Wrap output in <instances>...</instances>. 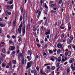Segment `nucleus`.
<instances>
[{
  "instance_id": "nucleus-1",
  "label": "nucleus",
  "mask_w": 75,
  "mask_h": 75,
  "mask_svg": "<svg viewBox=\"0 0 75 75\" xmlns=\"http://www.w3.org/2000/svg\"><path fill=\"white\" fill-rule=\"evenodd\" d=\"M33 62L32 61L28 62L27 64V65L26 67V70H27V69H29L31 67V66L33 65Z\"/></svg>"
},
{
  "instance_id": "nucleus-2",
  "label": "nucleus",
  "mask_w": 75,
  "mask_h": 75,
  "mask_svg": "<svg viewBox=\"0 0 75 75\" xmlns=\"http://www.w3.org/2000/svg\"><path fill=\"white\" fill-rule=\"evenodd\" d=\"M51 7H53V9H54V10H57V6L56 4H52L51 5Z\"/></svg>"
},
{
  "instance_id": "nucleus-3",
  "label": "nucleus",
  "mask_w": 75,
  "mask_h": 75,
  "mask_svg": "<svg viewBox=\"0 0 75 75\" xmlns=\"http://www.w3.org/2000/svg\"><path fill=\"white\" fill-rule=\"evenodd\" d=\"M51 60L52 61V62H54L55 61V59H57V58L54 56H51L50 57Z\"/></svg>"
},
{
  "instance_id": "nucleus-4",
  "label": "nucleus",
  "mask_w": 75,
  "mask_h": 75,
  "mask_svg": "<svg viewBox=\"0 0 75 75\" xmlns=\"http://www.w3.org/2000/svg\"><path fill=\"white\" fill-rule=\"evenodd\" d=\"M45 34L46 35H50V33H51V32H50V29H47L45 31Z\"/></svg>"
},
{
  "instance_id": "nucleus-5",
  "label": "nucleus",
  "mask_w": 75,
  "mask_h": 75,
  "mask_svg": "<svg viewBox=\"0 0 75 75\" xmlns=\"http://www.w3.org/2000/svg\"><path fill=\"white\" fill-rule=\"evenodd\" d=\"M15 49H16L15 47L10 46L9 47V50L10 51H13Z\"/></svg>"
},
{
  "instance_id": "nucleus-6",
  "label": "nucleus",
  "mask_w": 75,
  "mask_h": 75,
  "mask_svg": "<svg viewBox=\"0 0 75 75\" xmlns=\"http://www.w3.org/2000/svg\"><path fill=\"white\" fill-rule=\"evenodd\" d=\"M22 64L23 65H25V64H27V60L26 59H22Z\"/></svg>"
},
{
  "instance_id": "nucleus-7",
  "label": "nucleus",
  "mask_w": 75,
  "mask_h": 75,
  "mask_svg": "<svg viewBox=\"0 0 75 75\" xmlns=\"http://www.w3.org/2000/svg\"><path fill=\"white\" fill-rule=\"evenodd\" d=\"M57 47L58 48H61L62 47V45L61 44H59L57 45Z\"/></svg>"
},
{
  "instance_id": "nucleus-8",
  "label": "nucleus",
  "mask_w": 75,
  "mask_h": 75,
  "mask_svg": "<svg viewBox=\"0 0 75 75\" xmlns=\"http://www.w3.org/2000/svg\"><path fill=\"white\" fill-rule=\"evenodd\" d=\"M71 68L72 71H75V67H74V66L72 65H71Z\"/></svg>"
},
{
  "instance_id": "nucleus-9",
  "label": "nucleus",
  "mask_w": 75,
  "mask_h": 75,
  "mask_svg": "<svg viewBox=\"0 0 75 75\" xmlns=\"http://www.w3.org/2000/svg\"><path fill=\"white\" fill-rule=\"evenodd\" d=\"M6 9H8V10H10L11 9L10 6L8 5H6Z\"/></svg>"
},
{
  "instance_id": "nucleus-10",
  "label": "nucleus",
  "mask_w": 75,
  "mask_h": 75,
  "mask_svg": "<svg viewBox=\"0 0 75 75\" xmlns=\"http://www.w3.org/2000/svg\"><path fill=\"white\" fill-rule=\"evenodd\" d=\"M61 50L60 49H58L57 50V53L58 55H59L60 54H61Z\"/></svg>"
},
{
  "instance_id": "nucleus-11",
  "label": "nucleus",
  "mask_w": 75,
  "mask_h": 75,
  "mask_svg": "<svg viewBox=\"0 0 75 75\" xmlns=\"http://www.w3.org/2000/svg\"><path fill=\"white\" fill-rule=\"evenodd\" d=\"M71 24L70 23H68V27L69 28L68 30H70L71 28Z\"/></svg>"
},
{
  "instance_id": "nucleus-12",
  "label": "nucleus",
  "mask_w": 75,
  "mask_h": 75,
  "mask_svg": "<svg viewBox=\"0 0 75 75\" xmlns=\"http://www.w3.org/2000/svg\"><path fill=\"white\" fill-rule=\"evenodd\" d=\"M62 59V58H61V57H58V59H57V61L58 62H60L61 61V59Z\"/></svg>"
},
{
  "instance_id": "nucleus-13",
  "label": "nucleus",
  "mask_w": 75,
  "mask_h": 75,
  "mask_svg": "<svg viewBox=\"0 0 75 75\" xmlns=\"http://www.w3.org/2000/svg\"><path fill=\"white\" fill-rule=\"evenodd\" d=\"M67 42L68 44H70L72 43V41L71 40H67Z\"/></svg>"
},
{
  "instance_id": "nucleus-14",
  "label": "nucleus",
  "mask_w": 75,
  "mask_h": 75,
  "mask_svg": "<svg viewBox=\"0 0 75 75\" xmlns=\"http://www.w3.org/2000/svg\"><path fill=\"white\" fill-rule=\"evenodd\" d=\"M7 23L9 25L8 27H10V26H11V21L8 22Z\"/></svg>"
},
{
  "instance_id": "nucleus-15",
  "label": "nucleus",
  "mask_w": 75,
  "mask_h": 75,
  "mask_svg": "<svg viewBox=\"0 0 75 75\" xmlns=\"http://www.w3.org/2000/svg\"><path fill=\"white\" fill-rule=\"evenodd\" d=\"M33 31H34V32H35V31H37V28H35V26H33Z\"/></svg>"
},
{
  "instance_id": "nucleus-16",
  "label": "nucleus",
  "mask_w": 75,
  "mask_h": 75,
  "mask_svg": "<svg viewBox=\"0 0 75 75\" xmlns=\"http://www.w3.org/2000/svg\"><path fill=\"white\" fill-rule=\"evenodd\" d=\"M15 51H13L11 54V55L13 56V58H14V54H15Z\"/></svg>"
},
{
  "instance_id": "nucleus-17",
  "label": "nucleus",
  "mask_w": 75,
  "mask_h": 75,
  "mask_svg": "<svg viewBox=\"0 0 75 75\" xmlns=\"http://www.w3.org/2000/svg\"><path fill=\"white\" fill-rule=\"evenodd\" d=\"M6 66V64L5 63H3L2 64V67L3 68H5Z\"/></svg>"
},
{
  "instance_id": "nucleus-18",
  "label": "nucleus",
  "mask_w": 75,
  "mask_h": 75,
  "mask_svg": "<svg viewBox=\"0 0 75 75\" xmlns=\"http://www.w3.org/2000/svg\"><path fill=\"white\" fill-rule=\"evenodd\" d=\"M18 31L20 34H21V29L20 28L18 29Z\"/></svg>"
},
{
  "instance_id": "nucleus-19",
  "label": "nucleus",
  "mask_w": 75,
  "mask_h": 75,
  "mask_svg": "<svg viewBox=\"0 0 75 75\" xmlns=\"http://www.w3.org/2000/svg\"><path fill=\"white\" fill-rule=\"evenodd\" d=\"M72 60H70L69 61V62L70 64H72V62H74V59L73 58H72Z\"/></svg>"
},
{
  "instance_id": "nucleus-20",
  "label": "nucleus",
  "mask_w": 75,
  "mask_h": 75,
  "mask_svg": "<svg viewBox=\"0 0 75 75\" xmlns=\"http://www.w3.org/2000/svg\"><path fill=\"white\" fill-rule=\"evenodd\" d=\"M26 58H27L28 61H31V58H30L29 56H27Z\"/></svg>"
},
{
  "instance_id": "nucleus-21",
  "label": "nucleus",
  "mask_w": 75,
  "mask_h": 75,
  "mask_svg": "<svg viewBox=\"0 0 75 75\" xmlns=\"http://www.w3.org/2000/svg\"><path fill=\"white\" fill-rule=\"evenodd\" d=\"M0 25L1 27H5V26H6V25L4 24H3L2 23H1L0 24Z\"/></svg>"
},
{
  "instance_id": "nucleus-22",
  "label": "nucleus",
  "mask_w": 75,
  "mask_h": 75,
  "mask_svg": "<svg viewBox=\"0 0 75 75\" xmlns=\"http://www.w3.org/2000/svg\"><path fill=\"white\" fill-rule=\"evenodd\" d=\"M25 27H24L23 28V33L25 34Z\"/></svg>"
},
{
  "instance_id": "nucleus-23",
  "label": "nucleus",
  "mask_w": 75,
  "mask_h": 75,
  "mask_svg": "<svg viewBox=\"0 0 75 75\" xmlns=\"http://www.w3.org/2000/svg\"><path fill=\"white\" fill-rule=\"evenodd\" d=\"M22 57V53H21L20 54H18V59H20V57Z\"/></svg>"
},
{
  "instance_id": "nucleus-24",
  "label": "nucleus",
  "mask_w": 75,
  "mask_h": 75,
  "mask_svg": "<svg viewBox=\"0 0 75 75\" xmlns=\"http://www.w3.org/2000/svg\"><path fill=\"white\" fill-rule=\"evenodd\" d=\"M51 69L52 71H54L55 69V66H52L51 67Z\"/></svg>"
},
{
  "instance_id": "nucleus-25",
  "label": "nucleus",
  "mask_w": 75,
  "mask_h": 75,
  "mask_svg": "<svg viewBox=\"0 0 75 75\" xmlns=\"http://www.w3.org/2000/svg\"><path fill=\"white\" fill-rule=\"evenodd\" d=\"M49 52L50 54H54V52L52 50H50Z\"/></svg>"
},
{
  "instance_id": "nucleus-26",
  "label": "nucleus",
  "mask_w": 75,
  "mask_h": 75,
  "mask_svg": "<svg viewBox=\"0 0 75 75\" xmlns=\"http://www.w3.org/2000/svg\"><path fill=\"white\" fill-rule=\"evenodd\" d=\"M71 55V52H67V55L68 56H70Z\"/></svg>"
},
{
  "instance_id": "nucleus-27",
  "label": "nucleus",
  "mask_w": 75,
  "mask_h": 75,
  "mask_svg": "<svg viewBox=\"0 0 75 75\" xmlns=\"http://www.w3.org/2000/svg\"><path fill=\"white\" fill-rule=\"evenodd\" d=\"M34 74V75H37V71L35 70H34L33 71Z\"/></svg>"
},
{
  "instance_id": "nucleus-28",
  "label": "nucleus",
  "mask_w": 75,
  "mask_h": 75,
  "mask_svg": "<svg viewBox=\"0 0 75 75\" xmlns=\"http://www.w3.org/2000/svg\"><path fill=\"white\" fill-rule=\"evenodd\" d=\"M62 26H63V25H62L60 26V28H61L62 30H63V29H64V28H65V27H62Z\"/></svg>"
},
{
  "instance_id": "nucleus-29",
  "label": "nucleus",
  "mask_w": 75,
  "mask_h": 75,
  "mask_svg": "<svg viewBox=\"0 0 75 75\" xmlns=\"http://www.w3.org/2000/svg\"><path fill=\"white\" fill-rule=\"evenodd\" d=\"M12 62L14 64H17V62L16 61V60H13Z\"/></svg>"
},
{
  "instance_id": "nucleus-30",
  "label": "nucleus",
  "mask_w": 75,
  "mask_h": 75,
  "mask_svg": "<svg viewBox=\"0 0 75 75\" xmlns=\"http://www.w3.org/2000/svg\"><path fill=\"white\" fill-rule=\"evenodd\" d=\"M61 61L62 62H65V59L62 58V59Z\"/></svg>"
},
{
  "instance_id": "nucleus-31",
  "label": "nucleus",
  "mask_w": 75,
  "mask_h": 75,
  "mask_svg": "<svg viewBox=\"0 0 75 75\" xmlns=\"http://www.w3.org/2000/svg\"><path fill=\"white\" fill-rule=\"evenodd\" d=\"M45 7L46 9H48V6H47V4L45 3Z\"/></svg>"
},
{
  "instance_id": "nucleus-32",
  "label": "nucleus",
  "mask_w": 75,
  "mask_h": 75,
  "mask_svg": "<svg viewBox=\"0 0 75 75\" xmlns=\"http://www.w3.org/2000/svg\"><path fill=\"white\" fill-rule=\"evenodd\" d=\"M66 37H64V39L63 41V42H66Z\"/></svg>"
},
{
  "instance_id": "nucleus-33",
  "label": "nucleus",
  "mask_w": 75,
  "mask_h": 75,
  "mask_svg": "<svg viewBox=\"0 0 75 75\" xmlns=\"http://www.w3.org/2000/svg\"><path fill=\"white\" fill-rule=\"evenodd\" d=\"M30 24H29L28 26V31H29V30H30Z\"/></svg>"
},
{
  "instance_id": "nucleus-34",
  "label": "nucleus",
  "mask_w": 75,
  "mask_h": 75,
  "mask_svg": "<svg viewBox=\"0 0 75 75\" xmlns=\"http://www.w3.org/2000/svg\"><path fill=\"white\" fill-rule=\"evenodd\" d=\"M13 3V1H11L9 2V3H8L7 4H12Z\"/></svg>"
},
{
  "instance_id": "nucleus-35",
  "label": "nucleus",
  "mask_w": 75,
  "mask_h": 75,
  "mask_svg": "<svg viewBox=\"0 0 75 75\" xmlns=\"http://www.w3.org/2000/svg\"><path fill=\"white\" fill-rule=\"evenodd\" d=\"M16 20H14L13 22V24L14 25H15V24H16Z\"/></svg>"
},
{
  "instance_id": "nucleus-36",
  "label": "nucleus",
  "mask_w": 75,
  "mask_h": 75,
  "mask_svg": "<svg viewBox=\"0 0 75 75\" xmlns=\"http://www.w3.org/2000/svg\"><path fill=\"white\" fill-rule=\"evenodd\" d=\"M70 39L71 40H74V38L73 37V36L71 35L70 36Z\"/></svg>"
},
{
  "instance_id": "nucleus-37",
  "label": "nucleus",
  "mask_w": 75,
  "mask_h": 75,
  "mask_svg": "<svg viewBox=\"0 0 75 75\" xmlns=\"http://www.w3.org/2000/svg\"><path fill=\"white\" fill-rule=\"evenodd\" d=\"M2 51L3 53H5V52H6V50L4 49H2Z\"/></svg>"
},
{
  "instance_id": "nucleus-38",
  "label": "nucleus",
  "mask_w": 75,
  "mask_h": 75,
  "mask_svg": "<svg viewBox=\"0 0 75 75\" xmlns=\"http://www.w3.org/2000/svg\"><path fill=\"white\" fill-rule=\"evenodd\" d=\"M69 19V16H67L66 18V21H68Z\"/></svg>"
},
{
  "instance_id": "nucleus-39",
  "label": "nucleus",
  "mask_w": 75,
  "mask_h": 75,
  "mask_svg": "<svg viewBox=\"0 0 75 75\" xmlns=\"http://www.w3.org/2000/svg\"><path fill=\"white\" fill-rule=\"evenodd\" d=\"M67 72L68 74H69L70 72V70L69 69H67Z\"/></svg>"
},
{
  "instance_id": "nucleus-40",
  "label": "nucleus",
  "mask_w": 75,
  "mask_h": 75,
  "mask_svg": "<svg viewBox=\"0 0 75 75\" xmlns=\"http://www.w3.org/2000/svg\"><path fill=\"white\" fill-rule=\"evenodd\" d=\"M21 37L19 38V39L18 40V42H21Z\"/></svg>"
},
{
  "instance_id": "nucleus-41",
  "label": "nucleus",
  "mask_w": 75,
  "mask_h": 75,
  "mask_svg": "<svg viewBox=\"0 0 75 75\" xmlns=\"http://www.w3.org/2000/svg\"><path fill=\"white\" fill-rule=\"evenodd\" d=\"M62 0H60L59 1V3L58 4V5H59V4H61L62 3Z\"/></svg>"
},
{
  "instance_id": "nucleus-42",
  "label": "nucleus",
  "mask_w": 75,
  "mask_h": 75,
  "mask_svg": "<svg viewBox=\"0 0 75 75\" xmlns=\"http://www.w3.org/2000/svg\"><path fill=\"white\" fill-rule=\"evenodd\" d=\"M40 72L41 74H43V71H42V69H41L40 70Z\"/></svg>"
},
{
  "instance_id": "nucleus-43",
  "label": "nucleus",
  "mask_w": 75,
  "mask_h": 75,
  "mask_svg": "<svg viewBox=\"0 0 75 75\" xmlns=\"http://www.w3.org/2000/svg\"><path fill=\"white\" fill-rule=\"evenodd\" d=\"M23 20V16H21L20 18V21H22Z\"/></svg>"
},
{
  "instance_id": "nucleus-44",
  "label": "nucleus",
  "mask_w": 75,
  "mask_h": 75,
  "mask_svg": "<svg viewBox=\"0 0 75 75\" xmlns=\"http://www.w3.org/2000/svg\"><path fill=\"white\" fill-rule=\"evenodd\" d=\"M36 42H39V40H38V38H36Z\"/></svg>"
},
{
  "instance_id": "nucleus-45",
  "label": "nucleus",
  "mask_w": 75,
  "mask_h": 75,
  "mask_svg": "<svg viewBox=\"0 0 75 75\" xmlns=\"http://www.w3.org/2000/svg\"><path fill=\"white\" fill-rule=\"evenodd\" d=\"M9 43L10 44H12L13 43V41L11 40H10L9 41Z\"/></svg>"
},
{
  "instance_id": "nucleus-46",
  "label": "nucleus",
  "mask_w": 75,
  "mask_h": 75,
  "mask_svg": "<svg viewBox=\"0 0 75 75\" xmlns=\"http://www.w3.org/2000/svg\"><path fill=\"white\" fill-rule=\"evenodd\" d=\"M11 8L13 9V5H12L10 6Z\"/></svg>"
},
{
  "instance_id": "nucleus-47",
  "label": "nucleus",
  "mask_w": 75,
  "mask_h": 75,
  "mask_svg": "<svg viewBox=\"0 0 75 75\" xmlns=\"http://www.w3.org/2000/svg\"><path fill=\"white\" fill-rule=\"evenodd\" d=\"M36 69L38 71H39V67H38V66L36 67Z\"/></svg>"
},
{
  "instance_id": "nucleus-48",
  "label": "nucleus",
  "mask_w": 75,
  "mask_h": 75,
  "mask_svg": "<svg viewBox=\"0 0 75 75\" xmlns=\"http://www.w3.org/2000/svg\"><path fill=\"white\" fill-rule=\"evenodd\" d=\"M47 69H50V66H47Z\"/></svg>"
},
{
  "instance_id": "nucleus-49",
  "label": "nucleus",
  "mask_w": 75,
  "mask_h": 75,
  "mask_svg": "<svg viewBox=\"0 0 75 75\" xmlns=\"http://www.w3.org/2000/svg\"><path fill=\"white\" fill-rule=\"evenodd\" d=\"M60 64V63H57V67H59V65Z\"/></svg>"
},
{
  "instance_id": "nucleus-50",
  "label": "nucleus",
  "mask_w": 75,
  "mask_h": 75,
  "mask_svg": "<svg viewBox=\"0 0 75 75\" xmlns=\"http://www.w3.org/2000/svg\"><path fill=\"white\" fill-rule=\"evenodd\" d=\"M33 34L35 36H36V35H37V33H33Z\"/></svg>"
},
{
  "instance_id": "nucleus-51",
  "label": "nucleus",
  "mask_w": 75,
  "mask_h": 75,
  "mask_svg": "<svg viewBox=\"0 0 75 75\" xmlns=\"http://www.w3.org/2000/svg\"><path fill=\"white\" fill-rule=\"evenodd\" d=\"M57 50L56 49L54 50H53V51H54V52H57Z\"/></svg>"
},
{
  "instance_id": "nucleus-52",
  "label": "nucleus",
  "mask_w": 75,
  "mask_h": 75,
  "mask_svg": "<svg viewBox=\"0 0 75 75\" xmlns=\"http://www.w3.org/2000/svg\"><path fill=\"white\" fill-rule=\"evenodd\" d=\"M2 16V17H5V16H6V15H5V14L4 13H3Z\"/></svg>"
},
{
  "instance_id": "nucleus-53",
  "label": "nucleus",
  "mask_w": 75,
  "mask_h": 75,
  "mask_svg": "<svg viewBox=\"0 0 75 75\" xmlns=\"http://www.w3.org/2000/svg\"><path fill=\"white\" fill-rule=\"evenodd\" d=\"M54 3V1H50V4H52L53 3Z\"/></svg>"
},
{
  "instance_id": "nucleus-54",
  "label": "nucleus",
  "mask_w": 75,
  "mask_h": 75,
  "mask_svg": "<svg viewBox=\"0 0 75 75\" xmlns=\"http://www.w3.org/2000/svg\"><path fill=\"white\" fill-rule=\"evenodd\" d=\"M67 64H68V62H65L64 63V64L65 65H67Z\"/></svg>"
},
{
  "instance_id": "nucleus-55",
  "label": "nucleus",
  "mask_w": 75,
  "mask_h": 75,
  "mask_svg": "<svg viewBox=\"0 0 75 75\" xmlns=\"http://www.w3.org/2000/svg\"><path fill=\"white\" fill-rule=\"evenodd\" d=\"M54 12H55V11L53 10H51V13H54Z\"/></svg>"
},
{
  "instance_id": "nucleus-56",
  "label": "nucleus",
  "mask_w": 75,
  "mask_h": 75,
  "mask_svg": "<svg viewBox=\"0 0 75 75\" xmlns=\"http://www.w3.org/2000/svg\"><path fill=\"white\" fill-rule=\"evenodd\" d=\"M69 6H71V2H70L69 4Z\"/></svg>"
},
{
  "instance_id": "nucleus-57",
  "label": "nucleus",
  "mask_w": 75,
  "mask_h": 75,
  "mask_svg": "<svg viewBox=\"0 0 75 75\" xmlns=\"http://www.w3.org/2000/svg\"><path fill=\"white\" fill-rule=\"evenodd\" d=\"M64 34H63L62 35V38H64Z\"/></svg>"
},
{
  "instance_id": "nucleus-58",
  "label": "nucleus",
  "mask_w": 75,
  "mask_h": 75,
  "mask_svg": "<svg viewBox=\"0 0 75 75\" xmlns=\"http://www.w3.org/2000/svg\"><path fill=\"white\" fill-rule=\"evenodd\" d=\"M47 38H45V42H47Z\"/></svg>"
},
{
  "instance_id": "nucleus-59",
  "label": "nucleus",
  "mask_w": 75,
  "mask_h": 75,
  "mask_svg": "<svg viewBox=\"0 0 75 75\" xmlns=\"http://www.w3.org/2000/svg\"><path fill=\"white\" fill-rule=\"evenodd\" d=\"M71 45H69V48H71Z\"/></svg>"
},
{
  "instance_id": "nucleus-60",
  "label": "nucleus",
  "mask_w": 75,
  "mask_h": 75,
  "mask_svg": "<svg viewBox=\"0 0 75 75\" xmlns=\"http://www.w3.org/2000/svg\"><path fill=\"white\" fill-rule=\"evenodd\" d=\"M8 15H11V12H8Z\"/></svg>"
},
{
  "instance_id": "nucleus-61",
  "label": "nucleus",
  "mask_w": 75,
  "mask_h": 75,
  "mask_svg": "<svg viewBox=\"0 0 75 75\" xmlns=\"http://www.w3.org/2000/svg\"><path fill=\"white\" fill-rule=\"evenodd\" d=\"M40 3L41 4V5L42 4V0H40Z\"/></svg>"
},
{
  "instance_id": "nucleus-62",
  "label": "nucleus",
  "mask_w": 75,
  "mask_h": 75,
  "mask_svg": "<svg viewBox=\"0 0 75 75\" xmlns=\"http://www.w3.org/2000/svg\"><path fill=\"white\" fill-rule=\"evenodd\" d=\"M7 38H10V35H7Z\"/></svg>"
},
{
  "instance_id": "nucleus-63",
  "label": "nucleus",
  "mask_w": 75,
  "mask_h": 75,
  "mask_svg": "<svg viewBox=\"0 0 75 75\" xmlns=\"http://www.w3.org/2000/svg\"><path fill=\"white\" fill-rule=\"evenodd\" d=\"M46 53L45 52L43 54V56H45V55H46Z\"/></svg>"
},
{
  "instance_id": "nucleus-64",
  "label": "nucleus",
  "mask_w": 75,
  "mask_h": 75,
  "mask_svg": "<svg viewBox=\"0 0 75 75\" xmlns=\"http://www.w3.org/2000/svg\"><path fill=\"white\" fill-rule=\"evenodd\" d=\"M33 19L32 18H31V21H30V22L31 23H33Z\"/></svg>"
}]
</instances>
